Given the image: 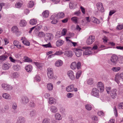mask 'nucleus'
Instances as JSON below:
<instances>
[{"label":"nucleus","mask_w":123,"mask_h":123,"mask_svg":"<svg viewBox=\"0 0 123 123\" xmlns=\"http://www.w3.org/2000/svg\"><path fill=\"white\" fill-rule=\"evenodd\" d=\"M67 32V30L66 29H63L62 31V36H64L66 33Z\"/></svg>","instance_id":"obj_51"},{"label":"nucleus","mask_w":123,"mask_h":123,"mask_svg":"<svg viewBox=\"0 0 123 123\" xmlns=\"http://www.w3.org/2000/svg\"><path fill=\"white\" fill-rule=\"evenodd\" d=\"M86 109L87 110L90 111L92 110V107L89 104H87L85 106Z\"/></svg>","instance_id":"obj_40"},{"label":"nucleus","mask_w":123,"mask_h":123,"mask_svg":"<svg viewBox=\"0 0 123 123\" xmlns=\"http://www.w3.org/2000/svg\"><path fill=\"white\" fill-rule=\"evenodd\" d=\"M67 74L70 79L71 80H73L75 79V77L73 71L69 70Z\"/></svg>","instance_id":"obj_8"},{"label":"nucleus","mask_w":123,"mask_h":123,"mask_svg":"<svg viewBox=\"0 0 123 123\" xmlns=\"http://www.w3.org/2000/svg\"><path fill=\"white\" fill-rule=\"evenodd\" d=\"M64 43V41L63 40L60 39L56 41V44L57 47H59L62 45Z\"/></svg>","instance_id":"obj_23"},{"label":"nucleus","mask_w":123,"mask_h":123,"mask_svg":"<svg viewBox=\"0 0 123 123\" xmlns=\"http://www.w3.org/2000/svg\"><path fill=\"white\" fill-rule=\"evenodd\" d=\"M116 12V11L115 10H111L109 13V15L111 16Z\"/></svg>","instance_id":"obj_61"},{"label":"nucleus","mask_w":123,"mask_h":123,"mask_svg":"<svg viewBox=\"0 0 123 123\" xmlns=\"http://www.w3.org/2000/svg\"><path fill=\"white\" fill-rule=\"evenodd\" d=\"M19 76L18 73L16 72H14L12 74L13 77L14 78H17L19 77Z\"/></svg>","instance_id":"obj_46"},{"label":"nucleus","mask_w":123,"mask_h":123,"mask_svg":"<svg viewBox=\"0 0 123 123\" xmlns=\"http://www.w3.org/2000/svg\"><path fill=\"white\" fill-rule=\"evenodd\" d=\"M120 79L121 78L120 77L119 74H117L115 76V81L118 84L120 82Z\"/></svg>","instance_id":"obj_32"},{"label":"nucleus","mask_w":123,"mask_h":123,"mask_svg":"<svg viewBox=\"0 0 123 123\" xmlns=\"http://www.w3.org/2000/svg\"><path fill=\"white\" fill-rule=\"evenodd\" d=\"M123 28V25H118L117 29L119 30H121Z\"/></svg>","instance_id":"obj_58"},{"label":"nucleus","mask_w":123,"mask_h":123,"mask_svg":"<svg viewBox=\"0 0 123 123\" xmlns=\"http://www.w3.org/2000/svg\"><path fill=\"white\" fill-rule=\"evenodd\" d=\"M19 66L18 65H15L13 66V68L16 70H18V68Z\"/></svg>","instance_id":"obj_63"},{"label":"nucleus","mask_w":123,"mask_h":123,"mask_svg":"<svg viewBox=\"0 0 123 123\" xmlns=\"http://www.w3.org/2000/svg\"><path fill=\"white\" fill-rule=\"evenodd\" d=\"M30 106L32 107H34L35 106V104L33 101H31L30 103Z\"/></svg>","instance_id":"obj_64"},{"label":"nucleus","mask_w":123,"mask_h":123,"mask_svg":"<svg viewBox=\"0 0 123 123\" xmlns=\"http://www.w3.org/2000/svg\"><path fill=\"white\" fill-rule=\"evenodd\" d=\"M71 68L74 70L76 68V62H73L72 63L71 65Z\"/></svg>","instance_id":"obj_34"},{"label":"nucleus","mask_w":123,"mask_h":123,"mask_svg":"<svg viewBox=\"0 0 123 123\" xmlns=\"http://www.w3.org/2000/svg\"><path fill=\"white\" fill-rule=\"evenodd\" d=\"M71 20L75 23L78 24V18L76 17H73L71 18Z\"/></svg>","instance_id":"obj_37"},{"label":"nucleus","mask_w":123,"mask_h":123,"mask_svg":"<svg viewBox=\"0 0 123 123\" xmlns=\"http://www.w3.org/2000/svg\"><path fill=\"white\" fill-rule=\"evenodd\" d=\"M27 24L26 21L24 19H22L20 21L19 23L20 25L22 27L25 26Z\"/></svg>","instance_id":"obj_25"},{"label":"nucleus","mask_w":123,"mask_h":123,"mask_svg":"<svg viewBox=\"0 0 123 123\" xmlns=\"http://www.w3.org/2000/svg\"><path fill=\"white\" fill-rule=\"evenodd\" d=\"M64 54L67 57H71L73 55V54L71 51H67L64 52Z\"/></svg>","instance_id":"obj_17"},{"label":"nucleus","mask_w":123,"mask_h":123,"mask_svg":"<svg viewBox=\"0 0 123 123\" xmlns=\"http://www.w3.org/2000/svg\"><path fill=\"white\" fill-rule=\"evenodd\" d=\"M118 108L119 109H123V102H122L118 105Z\"/></svg>","instance_id":"obj_57"},{"label":"nucleus","mask_w":123,"mask_h":123,"mask_svg":"<svg viewBox=\"0 0 123 123\" xmlns=\"http://www.w3.org/2000/svg\"><path fill=\"white\" fill-rule=\"evenodd\" d=\"M95 39L94 36L91 35L89 36L86 41V43L88 45L92 44L95 41Z\"/></svg>","instance_id":"obj_6"},{"label":"nucleus","mask_w":123,"mask_h":123,"mask_svg":"<svg viewBox=\"0 0 123 123\" xmlns=\"http://www.w3.org/2000/svg\"><path fill=\"white\" fill-rule=\"evenodd\" d=\"M55 119L57 120H61L62 118L61 115L58 113H56L55 114Z\"/></svg>","instance_id":"obj_29"},{"label":"nucleus","mask_w":123,"mask_h":123,"mask_svg":"<svg viewBox=\"0 0 123 123\" xmlns=\"http://www.w3.org/2000/svg\"><path fill=\"white\" fill-rule=\"evenodd\" d=\"M63 63V61L60 60H57L55 63V66L57 67H59L62 66Z\"/></svg>","instance_id":"obj_16"},{"label":"nucleus","mask_w":123,"mask_h":123,"mask_svg":"<svg viewBox=\"0 0 123 123\" xmlns=\"http://www.w3.org/2000/svg\"><path fill=\"white\" fill-rule=\"evenodd\" d=\"M97 87L100 89L101 92L103 91L104 89V85L101 82H98L97 85Z\"/></svg>","instance_id":"obj_10"},{"label":"nucleus","mask_w":123,"mask_h":123,"mask_svg":"<svg viewBox=\"0 0 123 123\" xmlns=\"http://www.w3.org/2000/svg\"><path fill=\"white\" fill-rule=\"evenodd\" d=\"M97 9L100 12H103L104 11V9L102 3H98L97 4Z\"/></svg>","instance_id":"obj_11"},{"label":"nucleus","mask_w":123,"mask_h":123,"mask_svg":"<svg viewBox=\"0 0 123 123\" xmlns=\"http://www.w3.org/2000/svg\"><path fill=\"white\" fill-rule=\"evenodd\" d=\"M36 115V111H35L33 110L30 112L29 114L30 117H34Z\"/></svg>","instance_id":"obj_41"},{"label":"nucleus","mask_w":123,"mask_h":123,"mask_svg":"<svg viewBox=\"0 0 123 123\" xmlns=\"http://www.w3.org/2000/svg\"><path fill=\"white\" fill-rule=\"evenodd\" d=\"M83 49H85V50L83 52V55H89L92 53V52L91 50V47H83Z\"/></svg>","instance_id":"obj_2"},{"label":"nucleus","mask_w":123,"mask_h":123,"mask_svg":"<svg viewBox=\"0 0 123 123\" xmlns=\"http://www.w3.org/2000/svg\"><path fill=\"white\" fill-rule=\"evenodd\" d=\"M34 5V3L32 1H30L28 4V7L29 8L32 7Z\"/></svg>","instance_id":"obj_38"},{"label":"nucleus","mask_w":123,"mask_h":123,"mask_svg":"<svg viewBox=\"0 0 123 123\" xmlns=\"http://www.w3.org/2000/svg\"><path fill=\"white\" fill-rule=\"evenodd\" d=\"M26 70L28 72H30L32 70V67L31 65H28L25 68Z\"/></svg>","instance_id":"obj_26"},{"label":"nucleus","mask_w":123,"mask_h":123,"mask_svg":"<svg viewBox=\"0 0 123 123\" xmlns=\"http://www.w3.org/2000/svg\"><path fill=\"white\" fill-rule=\"evenodd\" d=\"M22 103L24 104H26L29 101V99L26 96H23L21 98Z\"/></svg>","instance_id":"obj_14"},{"label":"nucleus","mask_w":123,"mask_h":123,"mask_svg":"<svg viewBox=\"0 0 123 123\" xmlns=\"http://www.w3.org/2000/svg\"><path fill=\"white\" fill-rule=\"evenodd\" d=\"M117 90L116 89H112L110 92V94L111 97L113 98H115L116 97Z\"/></svg>","instance_id":"obj_9"},{"label":"nucleus","mask_w":123,"mask_h":123,"mask_svg":"<svg viewBox=\"0 0 123 123\" xmlns=\"http://www.w3.org/2000/svg\"><path fill=\"white\" fill-rule=\"evenodd\" d=\"M49 103L50 104H55L56 102V100L54 98L52 97H50L49 98Z\"/></svg>","instance_id":"obj_27"},{"label":"nucleus","mask_w":123,"mask_h":123,"mask_svg":"<svg viewBox=\"0 0 123 123\" xmlns=\"http://www.w3.org/2000/svg\"><path fill=\"white\" fill-rule=\"evenodd\" d=\"M66 90L68 92H71L74 91L75 92L77 91V88H74V86L73 84L70 85L66 87Z\"/></svg>","instance_id":"obj_3"},{"label":"nucleus","mask_w":123,"mask_h":123,"mask_svg":"<svg viewBox=\"0 0 123 123\" xmlns=\"http://www.w3.org/2000/svg\"><path fill=\"white\" fill-rule=\"evenodd\" d=\"M13 44L18 49H21V48L22 46L20 43L17 41H14L13 42Z\"/></svg>","instance_id":"obj_18"},{"label":"nucleus","mask_w":123,"mask_h":123,"mask_svg":"<svg viewBox=\"0 0 123 123\" xmlns=\"http://www.w3.org/2000/svg\"><path fill=\"white\" fill-rule=\"evenodd\" d=\"M34 63L37 67L39 68H41L42 66V64L40 63H39L37 62H34Z\"/></svg>","instance_id":"obj_49"},{"label":"nucleus","mask_w":123,"mask_h":123,"mask_svg":"<svg viewBox=\"0 0 123 123\" xmlns=\"http://www.w3.org/2000/svg\"><path fill=\"white\" fill-rule=\"evenodd\" d=\"M2 96L3 98L6 99H11V96L7 93H3L2 94Z\"/></svg>","instance_id":"obj_20"},{"label":"nucleus","mask_w":123,"mask_h":123,"mask_svg":"<svg viewBox=\"0 0 123 123\" xmlns=\"http://www.w3.org/2000/svg\"><path fill=\"white\" fill-rule=\"evenodd\" d=\"M42 123H50V120L48 118H45L43 120Z\"/></svg>","instance_id":"obj_45"},{"label":"nucleus","mask_w":123,"mask_h":123,"mask_svg":"<svg viewBox=\"0 0 123 123\" xmlns=\"http://www.w3.org/2000/svg\"><path fill=\"white\" fill-rule=\"evenodd\" d=\"M63 53V52L62 51H58L56 52L54 54L55 55H61Z\"/></svg>","instance_id":"obj_59"},{"label":"nucleus","mask_w":123,"mask_h":123,"mask_svg":"<svg viewBox=\"0 0 123 123\" xmlns=\"http://www.w3.org/2000/svg\"><path fill=\"white\" fill-rule=\"evenodd\" d=\"M47 88L49 91H52L53 88L52 84L51 83H48L47 85Z\"/></svg>","instance_id":"obj_24"},{"label":"nucleus","mask_w":123,"mask_h":123,"mask_svg":"<svg viewBox=\"0 0 123 123\" xmlns=\"http://www.w3.org/2000/svg\"><path fill=\"white\" fill-rule=\"evenodd\" d=\"M76 68L78 69H80L81 68V63L80 62H78L76 63Z\"/></svg>","instance_id":"obj_52"},{"label":"nucleus","mask_w":123,"mask_h":123,"mask_svg":"<svg viewBox=\"0 0 123 123\" xmlns=\"http://www.w3.org/2000/svg\"><path fill=\"white\" fill-rule=\"evenodd\" d=\"M1 86L4 89L6 90H10L12 89V86L7 84H3Z\"/></svg>","instance_id":"obj_7"},{"label":"nucleus","mask_w":123,"mask_h":123,"mask_svg":"<svg viewBox=\"0 0 123 123\" xmlns=\"http://www.w3.org/2000/svg\"><path fill=\"white\" fill-rule=\"evenodd\" d=\"M23 43L25 45L27 46H29L30 44V43L29 42L26 41L24 40L22 41Z\"/></svg>","instance_id":"obj_56"},{"label":"nucleus","mask_w":123,"mask_h":123,"mask_svg":"<svg viewBox=\"0 0 123 123\" xmlns=\"http://www.w3.org/2000/svg\"><path fill=\"white\" fill-rule=\"evenodd\" d=\"M76 7V5L72 3H70L69 4V7L71 9H74Z\"/></svg>","instance_id":"obj_39"},{"label":"nucleus","mask_w":123,"mask_h":123,"mask_svg":"<svg viewBox=\"0 0 123 123\" xmlns=\"http://www.w3.org/2000/svg\"><path fill=\"white\" fill-rule=\"evenodd\" d=\"M45 36V34L43 32H39L38 35V36L40 37H44Z\"/></svg>","instance_id":"obj_47"},{"label":"nucleus","mask_w":123,"mask_h":123,"mask_svg":"<svg viewBox=\"0 0 123 123\" xmlns=\"http://www.w3.org/2000/svg\"><path fill=\"white\" fill-rule=\"evenodd\" d=\"M43 16L45 18L47 17L49 15V11L47 10L45 11L42 13Z\"/></svg>","instance_id":"obj_33"},{"label":"nucleus","mask_w":123,"mask_h":123,"mask_svg":"<svg viewBox=\"0 0 123 123\" xmlns=\"http://www.w3.org/2000/svg\"><path fill=\"white\" fill-rule=\"evenodd\" d=\"M99 91L97 88H94L92 89L91 92L92 95L97 98L99 96Z\"/></svg>","instance_id":"obj_4"},{"label":"nucleus","mask_w":123,"mask_h":123,"mask_svg":"<svg viewBox=\"0 0 123 123\" xmlns=\"http://www.w3.org/2000/svg\"><path fill=\"white\" fill-rule=\"evenodd\" d=\"M50 110L51 112L53 113H55L57 112L58 109L55 106L52 105L50 107Z\"/></svg>","instance_id":"obj_19"},{"label":"nucleus","mask_w":123,"mask_h":123,"mask_svg":"<svg viewBox=\"0 0 123 123\" xmlns=\"http://www.w3.org/2000/svg\"><path fill=\"white\" fill-rule=\"evenodd\" d=\"M25 62H32V60L31 59L28 57L27 56H25L24 58Z\"/></svg>","instance_id":"obj_42"},{"label":"nucleus","mask_w":123,"mask_h":123,"mask_svg":"<svg viewBox=\"0 0 123 123\" xmlns=\"http://www.w3.org/2000/svg\"><path fill=\"white\" fill-rule=\"evenodd\" d=\"M11 30L12 32L14 33H16L18 32V30L17 26H14L12 27Z\"/></svg>","instance_id":"obj_28"},{"label":"nucleus","mask_w":123,"mask_h":123,"mask_svg":"<svg viewBox=\"0 0 123 123\" xmlns=\"http://www.w3.org/2000/svg\"><path fill=\"white\" fill-rule=\"evenodd\" d=\"M44 47H51V44L50 43H49L48 44L43 45Z\"/></svg>","instance_id":"obj_62"},{"label":"nucleus","mask_w":123,"mask_h":123,"mask_svg":"<svg viewBox=\"0 0 123 123\" xmlns=\"http://www.w3.org/2000/svg\"><path fill=\"white\" fill-rule=\"evenodd\" d=\"M25 119L22 117H19L17 120L16 123H25Z\"/></svg>","instance_id":"obj_15"},{"label":"nucleus","mask_w":123,"mask_h":123,"mask_svg":"<svg viewBox=\"0 0 123 123\" xmlns=\"http://www.w3.org/2000/svg\"><path fill=\"white\" fill-rule=\"evenodd\" d=\"M65 16V14L63 12H59L57 14L55 17L57 18H62Z\"/></svg>","instance_id":"obj_22"},{"label":"nucleus","mask_w":123,"mask_h":123,"mask_svg":"<svg viewBox=\"0 0 123 123\" xmlns=\"http://www.w3.org/2000/svg\"><path fill=\"white\" fill-rule=\"evenodd\" d=\"M87 83L88 84L90 85H91L93 83V79L92 78H90L87 80Z\"/></svg>","instance_id":"obj_35"},{"label":"nucleus","mask_w":123,"mask_h":123,"mask_svg":"<svg viewBox=\"0 0 123 123\" xmlns=\"http://www.w3.org/2000/svg\"><path fill=\"white\" fill-rule=\"evenodd\" d=\"M8 57V56L5 55H3L0 56V60L2 61L6 60Z\"/></svg>","instance_id":"obj_31"},{"label":"nucleus","mask_w":123,"mask_h":123,"mask_svg":"<svg viewBox=\"0 0 123 123\" xmlns=\"http://www.w3.org/2000/svg\"><path fill=\"white\" fill-rule=\"evenodd\" d=\"M98 115L99 116H103L104 115V113L102 111H100L98 112Z\"/></svg>","instance_id":"obj_54"},{"label":"nucleus","mask_w":123,"mask_h":123,"mask_svg":"<svg viewBox=\"0 0 123 123\" xmlns=\"http://www.w3.org/2000/svg\"><path fill=\"white\" fill-rule=\"evenodd\" d=\"M47 75L49 78L51 79L53 78V72L52 68H49L47 70Z\"/></svg>","instance_id":"obj_5"},{"label":"nucleus","mask_w":123,"mask_h":123,"mask_svg":"<svg viewBox=\"0 0 123 123\" xmlns=\"http://www.w3.org/2000/svg\"><path fill=\"white\" fill-rule=\"evenodd\" d=\"M120 69V68L117 67H113L112 68V70L114 72H117Z\"/></svg>","instance_id":"obj_50"},{"label":"nucleus","mask_w":123,"mask_h":123,"mask_svg":"<svg viewBox=\"0 0 123 123\" xmlns=\"http://www.w3.org/2000/svg\"><path fill=\"white\" fill-rule=\"evenodd\" d=\"M3 40L5 42V45H6L9 42V40L7 38H4V39Z\"/></svg>","instance_id":"obj_60"},{"label":"nucleus","mask_w":123,"mask_h":123,"mask_svg":"<svg viewBox=\"0 0 123 123\" xmlns=\"http://www.w3.org/2000/svg\"><path fill=\"white\" fill-rule=\"evenodd\" d=\"M74 96V94L70 93H68L67 95V97L68 98H71L73 97Z\"/></svg>","instance_id":"obj_53"},{"label":"nucleus","mask_w":123,"mask_h":123,"mask_svg":"<svg viewBox=\"0 0 123 123\" xmlns=\"http://www.w3.org/2000/svg\"><path fill=\"white\" fill-rule=\"evenodd\" d=\"M91 20L94 23L98 24L100 23V21L97 18L94 17H92L91 18Z\"/></svg>","instance_id":"obj_21"},{"label":"nucleus","mask_w":123,"mask_h":123,"mask_svg":"<svg viewBox=\"0 0 123 123\" xmlns=\"http://www.w3.org/2000/svg\"><path fill=\"white\" fill-rule=\"evenodd\" d=\"M12 109L14 111L16 110L17 108V103L15 102L13 103L12 104Z\"/></svg>","instance_id":"obj_36"},{"label":"nucleus","mask_w":123,"mask_h":123,"mask_svg":"<svg viewBox=\"0 0 123 123\" xmlns=\"http://www.w3.org/2000/svg\"><path fill=\"white\" fill-rule=\"evenodd\" d=\"M22 4L19 2H17L15 5V7L18 8H20L22 6Z\"/></svg>","instance_id":"obj_44"},{"label":"nucleus","mask_w":123,"mask_h":123,"mask_svg":"<svg viewBox=\"0 0 123 123\" xmlns=\"http://www.w3.org/2000/svg\"><path fill=\"white\" fill-rule=\"evenodd\" d=\"M82 50L80 49H76L75 51L76 55L77 57H79L81 56L82 54Z\"/></svg>","instance_id":"obj_13"},{"label":"nucleus","mask_w":123,"mask_h":123,"mask_svg":"<svg viewBox=\"0 0 123 123\" xmlns=\"http://www.w3.org/2000/svg\"><path fill=\"white\" fill-rule=\"evenodd\" d=\"M114 111V113L116 117H117V113L116 107V106H114L113 108Z\"/></svg>","instance_id":"obj_55"},{"label":"nucleus","mask_w":123,"mask_h":123,"mask_svg":"<svg viewBox=\"0 0 123 123\" xmlns=\"http://www.w3.org/2000/svg\"><path fill=\"white\" fill-rule=\"evenodd\" d=\"M41 80V78L38 75H36L34 78V81L39 82Z\"/></svg>","instance_id":"obj_43"},{"label":"nucleus","mask_w":123,"mask_h":123,"mask_svg":"<svg viewBox=\"0 0 123 123\" xmlns=\"http://www.w3.org/2000/svg\"><path fill=\"white\" fill-rule=\"evenodd\" d=\"M81 71H79L78 72L76 73V78L77 79H78L80 76L81 74Z\"/></svg>","instance_id":"obj_48"},{"label":"nucleus","mask_w":123,"mask_h":123,"mask_svg":"<svg viewBox=\"0 0 123 123\" xmlns=\"http://www.w3.org/2000/svg\"><path fill=\"white\" fill-rule=\"evenodd\" d=\"M29 22L31 25H34L37 24V21L35 19H32L30 20Z\"/></svg>","instance_id":"obj_30"},{"label":"nucleus","mask_w":123,"mask_h":123,"mask_svg":"<svg viewBox=\"0 0 123 123\" xmlns=\"http://www.w3.org/2000/svg\"><path fill=\"white\" fill-rule=\"evenodd\" d=\"M110 60L111 64L115 65L118 62V58L116 55L114 54L111 56Z\"/></svg>","instance_id":"obj_1"},{"label":"nucleus","mask_w":123,"mask_h":123,"mask_svg":"<svg viewBox=\"0 0 123 123\" xmlns=\"http://www.w3.org/2000/svg\"><path fill=\"white\" fill-rule=\"evenodd\" d=\"M11 65L8 62L4 63L2 65V68L4 70L8 69L11 67Z\"/></svg>","instance_id":"obj_12"}]
</instances>
